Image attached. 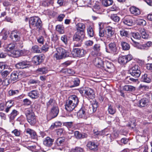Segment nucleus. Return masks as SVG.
I'll return each mask as SVG.
<instances>
[{"label": "nucleus", "mask_w": 152, "mask_h": 152, "mask_svg": "<svg viewBox=\"0 0 152 152\" xmlns=\"http://www.w3.org/2000/svg\"><path fill=\"white\" fill-rule=\"evenodd\" d=\"M75 138L77 139H81V133L78 131H75L74 133Z\"/></svg>", "instance_id": "61"}, {"label": "nucleus", "mask_w": 152, "mask_h": 152, "mask_svg": "<svg viewBox=\"0 0 152 152\" xmlns=\"http://www.w3.org/2000/svg\"><path fill=\"white\" fill-rule=\"evenodd\" d=\"M10 71L5 70L1 72V75L3 78H5L10 74Z\"/></svg>", "instance_id": "59"}, {"label": "nucleus", "mask_w": 152, "mask_h": 152, "mask_svg": "<svg viewBox=\"0 0 152 152\" xmlns=\"http://www.w3.org/2000/svg\"><path fill=\"white\" fill-rule=\"evenodd\" d=\"M123 89L126 91H132L135 90V88L133 86L127 85L124 86Z\"/></svg>", "instance_id": "34"}, {"label": "nucleus", "mask_w": 152, "mask_h": 152, "mask_svg": "<svg viewBox=\"0 0 152 152\" xmlns=\"http://www.w3.org/2000/svg\"><path fill=\"white\" fill-rule=\"evenodd\" d=\"M141 81L144 82L149 83L151 82V80L150 77L147 74H145L142 76Z\"/></svg>", "instance_id": "26"}, {"label": "nucleus", "mask_w": 152, "mask_h": 152, "mask_svg": "<svg viewBox=\"0 0 152 152\" xmlns=\"http://www.w3.org/2000/svg\"><path fill=\"white\" fill-rule=\"evenodd\" d=\"M32 51L34 53H41V50L38 46L35 45L32 47Z\"/></svg>", "instance_id": "43"}, {"label": "nucleus", "mask_w": 152, "mask_h": 152, "mask_svg": "<svg viewBox=\"0 0 152 152\" xmlns=\"http://www.w3.org/2000/svg\"><path fill=\"white\" fill-rule=\"evenodd\" d=\"M21 33L17 30L12 31L10 35V37L13 41L19 42L21 39Z\"/></svg>", "instance_id": "6"}, {"label": "nucleus", "mask_w": 152, "mask_h": 152, "mask_svg": "<svg viewBox=\"0 0 152 152\" xmlns=\"http://www.w3.org/2000/svg\"><path fill=\"white\" fill-rule=\"evenodd\" d=\"M61 40L65 44L67 43V36L66 35H64L61 37Z\"/></svg>", "instance_id": "63"}, {"label": "nucleus", "mask_w": 152, "mask_h": 152, "mask_svg": "<svg viewBox=\"0 0 152 152\" xmlns=\"http://www.w3.org/2000/svg\"><path fill=\"white\" fill-rule=\"evenodd\" d=\"M29 66V62L27 61H23L17 63L15 66L18 69L26 68Z\"/></svg>", "instance_id": "13"}, {"label": "nucleus", "mask_w": 152, "mask_h": 152, "mask_svg": "<svg viewBox=\"0 0 152 152\" xmlns=\"http://www.w3.org/2000/svg\"><path fill=\"white\" fill-rule=\"evenodd\" d=\"M17 115V111L15 110H13L10 115V118L11 120L14 119Z\"/></svg>", "instance_id": "46"}, {"label": "nucleus", "mask_w": 152, "mask_h": 152, "mask_svg": "<svg viewBox=\"0 0 152 152\" xmlns=\"http://www.w3.org/2000/svg\"><path fill=\"white\" fill-rule=\"evenodd\" d=\"M29 26L36 27L37 28L40 29L42 26V21L38 17L31 18L29 21Z\"/></svg>", "instance_id": "3"}, {"label": "nucleus", "mask_w": 152, "mask_h": 152, "mask_svg": "<svg viewBox=\"0 0 152 152\" xmlns=\"http://www.w3.org/2000/svg\"><path fill=\"white\" fill-rule=\"evenodd\" d=\"M114 31L113 30V28L110 26L107 27L106 34L107 38H111L114 36Z\"/></svg>", "instance_id": "19"}, {"label": "nucleus", "mask_w": 152, "mask_h": 152, "mask_svg": "<svg viewBox=\"0 0 152 152\" xmlns=\"http://www.w3.org/2000/svg\"><path fill=\"white\" fill-rule=\"evenodd\" d=\"M19 92V91L18 90H10L9 91V94L10 96L14 95L15 94H18Z\"/></svg>", "instance_id": "62"}, {"label": "nucleus", "mask_w": 152, "mask_h": 152, "mask_svg": "<svg viewBox=\"0 0 152 152\" xmlns=\"http://www.w3.org/2000/svg\"><path fill=\"white\" fill-rule=\"evenodd\" d=\"M98 107L97 103L95 102L89 107V109L93 110V113H94Z\"/></svg>", "instance_id": "47"}, {"label": "nucleus", "mask_w": 152, "mask_h": 152, "mask_svg": "<svg viewBox=\"0 0 152 152\" xmlns=\"http://www.w3.org/2000/svg\"><path fill=\"white\" fill-rule=\"evenodd\" d=\"M25 114L28 121L31 124H34L36 121V117L34 113L32 111L27 110L25 111Z\"/></svg>", "instance_id": "4"}, {"label": "nucleus", "mask_w": 152, "mask_h": 152, "mask_svg": "<svg viewBox=\"0 0 152 152\" xmlns=\"http://www.w3.org/2000/svg\"><path fill=\"white\" fill-rule=\"evenodd\" d=\"M117 48L115 42H111L109 44L108 47L106 48V51L107 52L113 54L117 53Z\"/></svg>", "instance_id": "8"}, {"label": "nucleus", "mask_w": 152, "mask_h": 152, "mask_svg": "<svg viewBox=\"0 0 152 152\" xmlns=\"http://www.w3.org/2000/svg\"><path fill=\"white\" fill-rule=\"evenodd\" d=\"M85 27V25L82 23H79L76 25L77 30L80 32L84 33V31Z\"/></svg>", "instance_id": "28"}, {"label": "nucleus", "mask_w": 152, "mask_h": 152, "mask_svg": "<svg viewBox=\"0 0 152 152\" xmlns=\"http://www.w3.org/2000/svg\"><path fill=\"white\" fill-rule=\"evenodd\" d=\"M26 132L29 134L32 138L34 139L36 137V133L33 130L28 129L26 131Z\"/></svg>", "instance_id": "33"}, {"label": "nucleus", "mask_w": 152, "mask_h": 152, "mask_svg": "<svg viewBox=\"0 0 152 152\" xmlns=\"http://www.w3.org/2000/svg\"><path fill=\"white\" fill-rule=\"evenodd\" d=\"M148 100L147 99L143 98L139 101L138 105L140 107H144L148 105Z\"/></svg>", "instance_id": "24"}, {"label": "nucleus", "mask_w": 152, "mask_h": 152, "mask_svg": "<svg viewBox=\"0 0 152 152\" xmlns=\"http://www.w3.org/2000/svg\"><path fill=\"white\" fill-rule=\"evenodd\" d=\"M23 55L24 51L23 50H15L12 51L11 55L14 57L17 58Z\"/></svg>", "instance_id": "21"}, {"label": "nucleus", "mask_w": 152, "mask_h": 152, "mask_svg": "<svg viewBox=\"0 0 152 152\" xmlns=\"http://www.w3.org/2000/svg\"><path fill=\"white\" fill-rule=\"evenodd\" d=\"M65 139L63 137L58 138L56 140V144L58 146H63L64 144Z\"/></svg>", "instance_id": "39"}, {"label": "nucleus", "mask_w": 152, "mask_h": 152, "mask_svg": "<svg viewBox=\"0 0 152 152\" xmlns=\"http://www.w3.org/2000/svg\"><path fill=\"white\" fill-rule=\"evenodd\" d=\"M132 58V57L131 55L121 56L118 59V62L122 64H125L131 61Z\"/></svg>", "instance_id": "9"}, {"label": "nucleus", "mask_w": 152, "mask_h": 152, "mask_svg": "<svg viewBox=\"0 0 152 152\" xmlns=\"http://www.w3.org/2000/svg\"><path fill=\"white\" fill-rule=\"evenodd\" d=\"M93 49L94 51L99 52L100 50V44H95L93 48Z\"/></svg>", "instance_id": "58"}, {"label": "nucleus", "mask_w": 152, "mask_h": 152, "mask_svg": "<svg viewBox=\"0 0 152 152\" xmlns=\"http://www.w3.org/2000/svg\"><path fill=\"white\" fill-rule=\"evenodd\" d=\"M28 94L32 99H36L38 96L39 92L37 90H33L28 93Z\"/></svg>", "instance_id": "25"}, {"label": "nucleus", "mask_w": 152, "mask_h": 152, "mask_svg": "<svg viewBox=\"0 0 152 152\" xmlns=\"http://www.w3.org/2000/svg\"><path fill=\"white\" fill-rule=\"evenodd\" d=\"M59 113V109L57 106L53 107L51 110V112L48 115V117L51 119L56 117Z\"/></svg>", "instance_id": "10"}, {"label": "nucleus", "mask_w": 152, "mask_h": 152, "mask_svg": "<svg viewBox=\"0 0 152 152\" xmlns=\"http://www.w3.org/2000/svg\"><path fill=\"white\" fill-rule=\"evenodd\" d=\"M79 102L78 98L76 96L71 95L66 101L65 104V109L67 111H71L77 105Z\"/></svg>", "instance_id": "1"}, {"label": "nucleus", "mask_w": 152, "mask_h": 152, "mask_svg": "<svg viewBox=\"0 0 152 152\" xmlns=\"http://www.w3.org/2000/svg\"><path fill=\"white\" fill-rule=\"evenodd\" d=\"M113 2L112 0H102V4L105 7H107L112 5Z\"/></svg>", "instance_id": "38"}, {"label": "nucleus", "mask_w": 152, "mask_h": 152, "mask_svg": "<svg viewBox=\"0 0 152 152\" xmlns=\"http://www.w3.org/2000/svg\"><path fill=\"white\" fill-rule=\"evenodd\" d=\"M139 31L141 34L142 37L143 39H147L149 37V35L147 34L144 28H140L139 29Z\"/></svg>", "instance_id": "31"}, {"label": "nucleus", "mask_w": 152, "mask_h": 152, "mask_svg": "<svg viewBox=\"0 0 152 152\" xmlns=\"http://www.w3.org/2000/svg\"><path fill=\"white\" fill-rule=\"evenodd\" d=\"M93 63L96 67L103 69L104 62L101 58H95L93 61Z\"/></svg>", "instance_id": "11"}, {"label": "nucleus", "mask_w": 152, "mask_h": 152, "mask_svg": "<svg viewBox=\"0 0 152 152\" xmlns=\"http://www.w3.org/2000/svg\"><path fill=\"white\" fill-rule=\"evenodd\" d=\"M54 142V140L48 137H47L43 141L44 144L47 146H50Z\"/></svg>", "instance_id": "22"}, {"label": "nucleus", "mask_w": 152, "mask_h": 152, "mask_svg": "<svg viewBox=\"0 0 152 152\" xmlns=\"http://www.w3.org/2000/svg\"><path fill=\"white\" fill-rule=\"evenodd\" d=\"M86 53V51L83 49H80L78 48L74 49L72 52V54L73 57H82L84 56Z\"/></svg>", "instance_id": "7"}, {"label": "nucleus", "mask_w": 152, "mask_h": 152, "mask_svg": "<svg viewBox=\"0 0 152 152\" xmlns=\"http://www.w3.org/2000/svg\"><path fill=\"white\" fill-rule=\"evenodd\" d=\"M37 71L40 74H45L48 72V67H43L39 68L37 69Z\"/></svg>", "instance_id": "29"}, {"label": "nucleus", "mask_w": 152, "mask_h": 152, "mask_svg": "<svg viewBox=\"0 0 152 152\" xmlns=\"http://www.w3.org/2000/svg\"><path fill=\"white\" fill-rule=\"evenodd\" d=\"M107 139L108 143L112 142L114 139L111 134H107Z\"/></svg>", "instance_id": "56"}, {"label": "nucleus", "mask_w": 152, "mask_h": 152, "mask_svg": "<svg viewBox=\"0 0 152 152\" xmlns=\"http://www.w3.org/2000/svg\"><path fill=\"white\" fill-rule=\"evenodd\" d=\"M132 36L134 39H139L141 38V36L138 32L133 33H132Z\"/></svg>", "instance_id": "53"}, {"label": "nucleus", "mask_w": 152, "mask_h": 152, "mask_svg": "<svg viewBox=\"0 0 152 152\" xmlns=\"http://www.w3.org/2000/svg\"><path fill=\"white\" fill-rule=\"evenodd\" d=\"M86 146L90 150L95 151L98 150V145L95 142L90 141L88 142Z\"/></svg>", "instance_id": "15"}, {"label": "nucleus", "mask_w": 152, "mask_h": 152, "mask_svg": "<svg viewBox=\"0 0 152 152\" xmlns=\"http://www.w3.org/2000/svg\"><path fill=\"white\" fill-rule=\"evenodd\" d=\"M108 111L109 113L111 115H113L114 114L116 111L115 110V109L113 108L111 105H110L109 106Z\"/></svg>", "instance_id": "52"}, {"label": "nucleus", "mask_w": 152, "mask_h": 152, "mask_svg": "<svg viewBox=\"0 0 152 152\" xmlns=\"http://www.w3.org/2000/svg\"><path fill=\"white\" fill-rule=\"evenodd\" d=\"M110 18L114 22L118 23L120 21V18L116 14H112L110 16Z\"/></svg>", "instance_id": "36"}, {"label": "nucleus", "mask_w": 152, "mask_h": 152, "mask_svg": "<svg viewBox=\"0 0 152 152\" xmlns=\"http://www.w3.org/2000/svg\"><path fill=\"white\" fill-rule=\"evenodd\" d=\"M20 44L18 45L16 43L15 44H14V43H10L8 45L7 47V50H6L10 51L13 49H14L15 48L22 47L23 46L22 45V42H20Z\"/></svg>", "instance_id": "20"}, {"label": "nucleus", "mask_w": 152, "mask_h": 152, "mask_svg": "<svg viewBox=\"0 0 152 152\" xmlns=\"http://www.w3.org/2000/svg\"><path fill=\"white\" fill-rule=\"evenodd\" d=\"M49 46L48 44L46 43L41 48V50L44 52L47 51L49 49Z\"/></svg>", "instance_id": "57"}, {"label": "nucleus", "mask_w": 152, "mask_h": 152, "mask_svg": "<svg viewBox=\"0 0 152 152\" xmlns=\"http://www.w3.org/2000/svg\"><path fill=\"white\" fill-rule=\"evenodd\" d=\"M12 81L10 79L7 78L3 81L2 84L4 86H7Z\"/></svg>", "instance_id": "50"}, {"label": "nucleus", "mask_w": 152, "mask_h": 152, "mask_svg": "<svg viewBox=\"0 0 152 152\" xmlns=\"http://www.w3.org/2000/svg\"><path fill=\"white\" fill-rule=\"evenodd\" d=\"M77 115L79 118L86 119L88 115L87 110L84 107H82L78 112Z\"/></svg>", "instance_id": "14"}, {"label": "nucleus", "mask_w": 152, "mask_h": 152, "mask_svg": "<svg viewBox=\"0 0 152 152\" xmlns=\"http://www.w3.org/2000/svg\"><path fill=\"white\" fill-rule=\"evenodd\" d=\"M121 45L122 49L124 50H128L130 48L129 45L126 42L124 41L121 42Z\"/></svg>", "instance_id": "35"}, {"label": "nucleus", "mask_w": 152, "mask_h": 152, "mask_svg": "<svg viewBox=\"0 0 152 152\" xmlns=\"http://www.w3.org/2000/svg\"><path fill=\"white\" fill-rule=\"evenodd\" d=\"M135 121V119L133 118L130 120V122L128 124V126L130 127L133 128L136 126Z\"/></svg>", "instance_id": "49"}, {"label": "nucleus", "mask_w": 152, "mask_h": 152, "mask_svg": "<svg viewBox=\"0 0 152 152\" xmlns=\"http://www.w3.org/2000/svg\"><path fill=\"white\" fill-rule=\"evenodd\" d=\"M83 92L91 99H93L94 97L93 90L90 88H86L83 90Z\"/></svg>", "instance_id": "16"}, {"label": "nucleus", "mask_w": 152, "mask_h": 152, "mask_svg": "<svg viewBox=\"0 0 152 152\" xmlns=\"http://www.w3.org/2000/svg\"><path fill=\"white\" fill-rule=\"evenodd\" d=\"M56 29V31L60 34H63L64 32V27L62 25L60 24L57 25Z\"/></svg>", "instance_id": "37"}, {"label": "nucleus", "mask_w": 152, "mask_h": 152, "mask_svg": "<svg viewBox=\"0 0 152 152\" xmlns=\"http://www.w3.org/2000/svg\"><path fill=\"white\" fill-rule=\"evenodd\" d=\"M99 35L101 37H103L104 35V30L103 28V27L101 26V24H99Z\"/></svg>", "instance_id": "44"}, {"label": "nucleus", "mask_w": 152, "mask_h": 152, "mask_svg": "<svg viewBox=\"0 0 152 152\" xmlns=\"http://www.w3.org/2000/svg\"><path fill=\"white\" fill-rule=\"evenodd\" d=\"M64 72L71 75H73L75 73L74 71L72 69H64Z\"/></svg>", "instance_id": "55"}, {"label": "nucleus", "mask_w": 152, "mask_h": 152, "mask_svg": "<svg viewBox=\"0 0 152 152\" xmlns=\"http://www.w3.org/2000/svg\"><path fill=\"white\" fill-rule=\"evenodd\" d=\"M56 106V103L55 100L53 99H50L47 103V107H54Z\"/></svg>", "instance_id": "32"}, {"label": "nucleus", "mask_w": 152, "mask_h": 152, "mask_svg": "<svg viewBox=\"0 0 152 152\" xmlns=\"http://www.w3.org/2000/svg\"><path fill=\"white\" fill-rule=\"evenodd\" d=\"M136 21L137 24L140 25L145 26L146 23L145 20L142 19H138Z\"/></svg>", "instance_id": "45"}, {"label": "nucleus", "mask_w": 152, "mask_h": 152, "mask_svg": "<svg viewBox=\"0 0 152 152\" xmlns=\"http://www.w3.org/2000/svg\"><path fill=\"white\" fill-rule=\"evenodd\" d=\"M57 53L54 56L57 59H60L69 56V53L64 49L58 47L56 49Z\"/></svg>", "instance_id": "2"}, {"label": "nucleus", "mask_w": 152, "mask_h": 152, "mask_svg": "<svg viewBox=\"0 0 152 152\" xmlns=\"http://www.w3.org/2000/svg\"><path fill=\"white\" fill-rule=\"evenodd\" d=\"M84 37V33H82L79 31H77L73 36V40L76 41H81L83 39Z\"/></svg>", "instance_id": "12"}, {"label": "nucleus", "mask_w": 152, "mask_h": 152, "mask_svg": "<svg viewBox=\"0 0 152 152\" xmlns=\"http://www.w3.org/2000/svg\"><path fill=\"white\" fill-rule=\"evenodd\" d=\"M100 9V4L98 2H96L94 6V11L98 10Z\"/></svg>", "instance_id": "60"}, {"label": "nucleus", "mask_w": 152, "mask_h": 152, "mask_svg": "<svg viewBox=\"0 0 152 152\" xmlns=\"http://www.w3.org/2000/svg\"><path fill=\"white\" fill-rule=\"evenodd\" d=\"M131 39L133 42V46L140 49H143L142 45H141L139 43L135 41L132 37Z\"/></svg>", "instance_id": "42"}, {"label": "nucleus", "mask_w": 152, "mask_h": 152, "mask_svg": "<svg viewBox=\"0 0 152 152\" xmlns=\"http://www.w3.org/2000/svg\"><path fill=\"white\" fill-rule=\"evenodd\" d=\"M113 68V64L111 62L107 61L104 62L103 69L106 70L107 69H112Z\"/></svg>", "instance_id": "30"}, {"label": "nucleus", "mask_w": 152, "mask_h": 152, "mask_svg": "<svg viewBox=\"0 0 152 152\" xmlns=\"http://www.w3.org/2000/svg\"><path fill=\"white\" fill-rule=\"evenodd\" d=\"M130 11L132 14L137 16L140 14V12L139 9L134 6H132L130 8Z\"/></svg>", "instance_id": "23"}, {"label": "nucleus", "mask_w": 152, "mask_h": 152, "mask_svg": "<svg viewBox=\"0 0 152 152\" xmlns=\"http://www.w3.org/2000/svg\"><path fill=\"white\" fill-rule=\"evenodd\" d=\"M130 74L132 76L137 78L140 77L141 72L140 70V67L138 65H135L130 69Z\"/></svg>", "instance_id": "5"}, {"label": "nucleus", "mask_w": 152, "mask_h": 152, "mask_svg": "<svg viewBox=\"0 0 152 152\" xmlns=\"http://www.w3.org/2000/svg\"><path fill=\"white\" fill-rule=\"evenodd\" d=\"M121 35L122 37H128L129 34L128 32L124 30H122L120 31Z\"/></svg>", "instance_id": "51"}, {"label": "nucleus", "mask_w": 152, "mask_h": 152, "mask_svg": "<svg viewBox=\"0 0 152 152\" xmlns=\"http://www.w3.org/2000/svg\"><path fill=\"white\" fill-rule=\"evenodd\" d=\"M94 135L96 136H102L104 134V130L101 131H98L94 130Z\"/></svg>", "instance_id": "54"}, {"label": "nucleus", "mask_w": 152, "mask_h": 152, "mask_svg": "<svg viewBox=\"0 0 152 152\" xmlns=\"http://www.w3.org/2000/svg\"><path fill=\"white\" fill-rule=\"evenodd\" d=\"M19 79V74L17 72H13L10 75V79L11 81L18 80Z\"/></svg>", "instance_id": "27"}, {"label": "nucleus", "mask_w": 152, "mask_h": 152, "mask_svg": "<svg viewBox=\"0 0 152 152\" xmlns=\"http://www.w3.org/2000/svg\"><path fill=\"white\" fill-rule=\"evenodd\" d=\"M123 23L125 25L131 26L133 24L132 18L130 16H127L124 17L123 19Z\"/></svg>", "instance_id": "17"}, {"label": "nucleus", "mask_w": 152, "mask_h": 152, "mask_svg": "<svg viewBox=\"0 0 152 152\" xmlns=\"http://www.w3.org/2000/svg\"><path fill=\"white\" fill-rule=\"evenodd\" d=\"M87 34L90 37H92L94 35V31L91 26H89L87 28Z\"/></svg>", "instance_id": "41"}, {"label": "nucleus", "mask_w": 152, "mask_h": 152, "mask_svg": "<svg viewBox=\"0 0 152 152\" xmlns=\"http://www.w3.org/2000/svg\"><path fill=\"white\" fill-rule=\"evenodd\" d=\"M137 81L138 79L136 78H134L130 77H126L125 80V82L127 84L129 83H131L132 82H136Z\"/></svg>", "instance_id": "40"}, {"label": "nucleus", "mask_w": 152, "mask_h": 152, "mask_svg": "<svg viewBox=\"0 0 152 152\" xmlns=\"http://www.w3.org/2000/svg\"><path fill=\"white\" fill-rule=\"evenodd\" d=\"M43 58V56H35L32 58V62L36 65H39L42 62Z\"/></svg>", "instance_id": "18"}, {"label": "nucleus", "mask_w": 152, "mask_h": 152, "mask_svg": "<svg viewBox=\"0 0 152 152\" xmlns=\"http://www.w3.org/2000/svg\"><path fill=\"white\" fill-rule=\"evenodd\" d=\"M72 82L74 84L73 86H70L71 88L79 86L80 83V80L79 78H76L74 79Z\"/></svg>", "instance_id": "48"}, {"label": "nucleus", "mask_w": 152, "mask_h": 152, "mask_svg": "<svg viewBox=\"0 0 152 152\" xmlns=\"http://www.w3.org/2000/svg\"><path fill=\"white\" fill-rule=\"evenodd\" d=\"M72 152H84V151L82 148L80 147H76L73 151Z\"/></svg>", "instance_id": "64"}]
</instances>
